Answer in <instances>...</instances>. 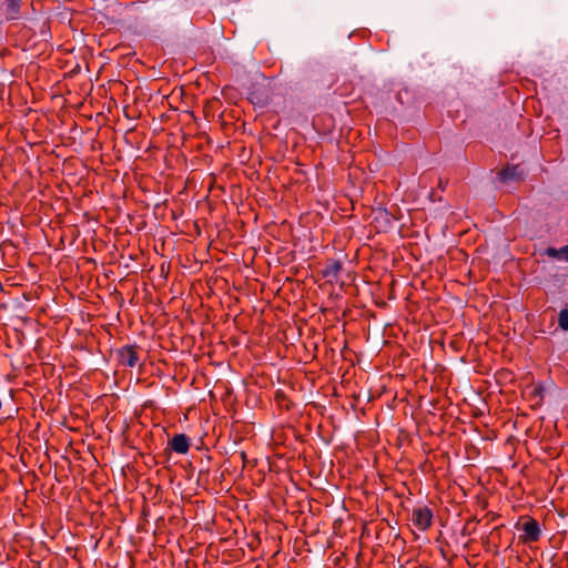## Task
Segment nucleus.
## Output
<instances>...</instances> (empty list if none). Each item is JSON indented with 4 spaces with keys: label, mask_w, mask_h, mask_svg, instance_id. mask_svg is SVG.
Masks as SVG:
<instances>
[{
    "label": "nucleus",
    "mask_w": 568,
    "mask_h": 568,
    "mask_svg": "<svg viewBox=\"0 0 568 568\" xmlns=\"http://www.w3.org/2000/svg\"><path fill=\"white\" fill-rule=\"evenodd\" d=\"M446 185H447V181H445V182H444L442 179H439V181H438V186H439L442 190H445Z\"/></svg>",
    "instance_id": "nucleus-12"
},
{
    "label": "nucleus",
    "mask_w": 568,
    "mask_h": 568,
    "mask_svg": "<svg viewBox=\"0 0 568 568\" xmlns=\"http://www.w3.org/2000/svg\"><path fill=\"white\" fill-rule=\"evenodd\" d=\"M560 257L568 261V245H565L559 248Z\"/></svg>",
    "instance_id": "nucleus-10"
},
{
    "label": "nucleus",
    "mask_w": 568,
    "mask_h": 568,
    "mask_svg": "<svg viewBox=\"0 0 568 568\" xmlns=\"http://www.w3.org/2000/svg\"><path fill=\"white\" fill-rule=\"evenodd\" d=\"M22 0H3V11L8 21L21 18Z\"/></svg>",
    "instance_id": "nucleus-6"
},
{
    "label": "nucleus",
    "mask_w": 568,
    "mask_h": 568,
    "mask_svg": "<svg viewBox=\"0 0 568 568\" xmlns=\"http://www.w3.org/2000/svg\"><path fill=\"white\" fill-rule=\"evenodd\" d=\"M523 535H520V540L525 544L535 542L539 540L541 536V529L539 523L531 517H527L526 520L521 525Z\"/></svg>",
    "instance_id": "nucleus-3"
},
{
    "label": "nucleus",
    "mask_w": 568,
    "mask_h": 568,
    "mask_svg": "<svg viewBox=\"0 0 568 568\" xmlns=\"http://www.w3.org/2000/svg\"><path fill=\"white\" fill-rule=\"evenodd\" d=\"M412 521L422 531L427 530L433 523V511L427 506H419L412 511Z\"/></svg>",
    "instance_id": "nucleus-2"
},
{
    "label": "nucleus",
    "mask_w": 568,
    "mask_h": 568,
    "mask_svg": "<svg viewBox=\"0 0 568 568\" xmlns=\"http://www.w3.org/2000/svg\"><path fill=\"white\" fill-rule=\"evenodd\" d=\"M548 255L549 256H552V257H560V252L559 250L557 248H554V247H549L548 251H547Z\"/></svg>",
    "instance_id": "nucleus-11"
},
{
    "label": "nucleus",
    "mask_w": 568,
    "mask_h": 568,
    "mask_svg": "<svg viewBox=\"0 0 568 568\" xmlns=\"http://www.w3.org/2000/svg\"><path fill=\"white\" fill-rule=\"evenodd\" d=\"M524 179V171L519 165H507L498 172V180L501 183L513 181H521Z\"/></svg>",
    "instance_id": "nucleus-4"
},
{
    "label": "nucleus",
    "mask_w": 568,
    "mask_h": 568,
    "mask_svg": "<svg viewBox=\"0 0 568 568\" xmlns=\"http://www.w3.org/2000/svg\"><path fill=\"white\" fill-rule=\"evenodd\" d=\"M558 325L561 329L568 331V308L560 311L558 316Z\"/></svg>",
    "instance_id": "nucleus-9"
},
{
    "label": "nucleus",
    "mask_w": 568,
    "mask_h": 568,
    "mask_svg": "<svg viewBox=\"0 0 568 568\" xmlns=\"http://www.w3.org/2000/svg\"><path fill=\"white\" fill-rule=\"evenodd\" d=\"M343 264L338 260H328L325 264L324 275L337 278L342 271Z\"/></svg>",
    "instance_id": "nucleus-8"
},
{
    "label": "nucleus",
    "mask_w": 568,
    "mask_h": 568,
    "mask_svg": "<svg viewBox=\"0 0 568 568\" xmlns=\"http://www.w3.org/2000/svg\"><path fill=\"white\" fill-rule=\"evenodd\" d=\"M169 445L173 452L184 455L190 449L191 440L185 434H176L171 438Z\"/></svg>",
    "instance_id": "nucleus-5"
},
{
    "label": "nucleus",
    "mask_w": 568,
    "mask_h": 568,
    "mask_svg": "<svg viewBox=\"0 0 568 568\" xmlns=\"http://www.w3.org/2000/svg\"><path fill=\"white\" fill-rule=\"evenodd\" d=\"M373 223H375V227H384L386 229L392 224V220L387 211L385 210H377L374 213Z\"/></svg>",
    "instance_id": "nucleus-7"
},
{
    "label": "nucleus",
    "mask_w": 568,
    "mask_h": 568,
    "mask_svg": "<svg viewBox=\"0 0 568 568\" xmlns=\"http://www.w3.org/2000/svg\"><path fill=\"white\" fill-rule=\"evenodd\" d=\"M136 345H125L116 349V361L120 366L134 367L139 362Z\"/></svg>",
    "instance_id": "nucleus-1"
},
{
    "label": "nucleus",
    "mask_w": 568,
    "mask_h": 568,
    "mask_svg": "<svg viewBox=\"0 0 568 568\" xmlns=\"http://www.w3.org/2000/svg\"><path fill=\"white\" fill-rule=\"evenodd\" d=\"M241 457H242V459H243V460H245V458H246L245 453H242V454H241Z\"/></svg>",
    "instance_id": "nucleus-13"
}]
</instances>
